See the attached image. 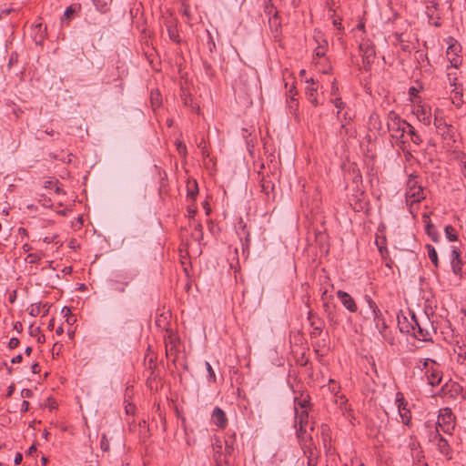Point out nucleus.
<instances>
[{
  "label": "nucleus",
  "instance_id": "37998d69",
  "mask_svg": "<svg viewBox=\"0 0 466 466\" xmlns=\"http://www.w3.org/2000/svg\"><path fill=\"white\" fill-rule=\"evenodd\" d=\"M19 343H20V341L17 338L10 339V340L8 342L9 350H14V349L17 348L19 346Z\"/></svg>",
  "mask_w": 466,
  "mask_h": 466
},
{
  "label": "nucleus",
  "instance_id": "20e7f679",
  "mask_svg": "<svg viewBox=\"0 0 466 466\" xmlns=\"http://www.w3.org/2000/svg\"><path fill=\"white\" fill-rule=\"evenodd\" d=\"M425 198L424 189L419 185L418 177L410 175L407 181L406 199L410 204L419 203Z\"/></svg>",
  "mask_w": 466,
  "mask_h": 466
},
{
  "label": "nucleus",
  "instance_id": "2f4dec72",
  "mask_svg": "<svg viewBox=\"0 0 466 466\" xmlns=\"http://www.w3.org/2000/svg\"><path fill=\"white\" fill-rule=\"evenodd\" d=\"M426 232L429 235V237L431 238L432 241L438 242L439 234L437 232L435 227L432 224H428L426 226Z\"/></svg>",
  "mask_w": 466,
  "mask_h": 466
},
{
  "label": "nucleus",
  "instance_id": "09e8293b",
  "mask_svg": "<svg viewBox=\"0 0 466 466\" xmlns=\"http://www.w3.org/2000/svg\"><path fill=\"white\" fill-rule=\"evenodd\" d=\"M58 183L57 180L54 181V180H46L44 182V187L46 188V189H51L53 188L55 186H56Z\"/></svg>",
  "mask_w": 466,
  "mask_h": 466
},
{
  "label": "nucleus",
  "instance_id": "052dcab7",
  "mask_svg": "<svg viewBox=\"0 0 466 466\" xmlns=\"http://www.w3.org/2000/svg\"><path fill=\"white\" fill-rule=\"evenodd\" d=\"M14 329L17 331V332H22L23 330V326H22V323L17 321L15 323L14 325Z\"/></svg>",
  "mask_w": 466,
  "mask_h": 466
},
{
  "label": "nucleus",
  "instance_id": "f257e3e1",
  "mask_svg": "<svg viewBox=\"0 0 466 466\" xmlns=\"http://www.w3.org/2000/svg\"><path fill=\"white\" fill-rule=\"evenodd\" d=\"M295 409V427L297 430V437L303 434L310 436L309 431H313L312 423L309 420V408L310 406V398L309 395L300 394L299 397L294 398Z\"/></svg>",
  "mask_w": 466,
  "mask_h": 466
},
{
  "label": "nucleus",
  "instance_id": "c03bdc74",
  "mask_svg": "<svg viewBox=\"0 0 466 466\" xmlns=\"http://www.w3.org/2000/svg\"><path fill=\"white\" fill-rule=\"evenodd\" d=\"M29 263H37L40 260V256L35 253H31L27 256Z\"/></svg>",
  "mask_w": 466,
  "mask_h": 466
},
{
  "label": "nucleus",
  "instance_id": "bb28decb",
  "mask_svg": "<svg viewBox=\"0 0 466 466\" xmlns=\"http://www.w3.org/2000/svg\"><path fill=\"white\" fill-rule=\"evenodd\" d=\"M198 194V183L194 180L193 182L187 183V197L192 200H195Z\"/></svg>",
  "mask_w": 466,
  "mask_h": 466
},
{
  "label": "nucleus",
  "instance_id": "7ed1b4c3",
  "mask_svg": "<svg viewBox=\"0 0 466 466\" xmlns=\"http://www.w3.org/2000/svg\"><path fill=\"white\" fill-rule=\"evenodd\" d=\"M454 420L455 418L450 409L442 410L438 416L437 437H441L442 434L452 435L455 427Z\"/></svg>",
  "mask_w": 466,
  "mask_h": 466
},
{
  "label": "nucleus",
  "instance_id": "ea45409f",
  "mask_svg": "<svg viewBox=\"0 0 466 466\" xmlns=\"http://www.w3.org/2000/svg\"><path fill=\"white\" fill-rule=\"evenodd\" d=\"M205 365H206V368H207V370L208 373V380L211 382H215L216 381V374H215V371L213 370L210 363L207 361L205 363Z\"/></svg>",
  "mask_w": 466,
  "mask_h": 466
},
{
  "label": "nucleus",
  "instance_id": "9b49d317",
  "mask_svg": "<svg viewBox=\"0 0 466 466\" xmlns=\"http://www.w3.org/2000/svg\"><path fill=\"white\" fill-rule=\"evenodd\" d=\"M211 422L219 429H225L228 425V418L225 411L216 407L211 413Z\"/></svg>",
  "mask_w": 466,
  "mask_h": 466
},
{
  "label": "nucleus",
  "instance_id": "338daca9",
  "mask_svg": "<svg viewBox=\"0 0 466 466\" xmlns=\"http://www.w3.org/2000/svg\"><path fill=\"white\" fill-rule=\"evenodd\" d=\"M63 332H64V329H63V327H61V326H60V327H58V328L56 329V333L57 335H61V334H63Z\"/></svg>",
  "mask_w": 466,
  "mask_h": 466
},
{
  "label": "nucleus",
  "instance_id": "774afa93",
  "mask_svg": "<svg viewBox=\"0 0 466 466\" xmlns=\"http://www.w3.org/2000/svg\"><path fill=\"white\" fill-rule=\"evenodd\" d=\"M66 321L71 324L76 321V318L74 316L68 317Z\"/></svg>",
  "mask_w": 466,
  "mask_h": 466
},
{
  "label": "nucleus",
  "instance_id": "58836bf2",
  "mask_svg": "<svg viewBox=\"0 0 466 466\" xmlns=\"http://www.w3.org/2000/svg\"><path fill=\"white\" fill-rule=\"evenodd\" d=\"M329 390L330 392H333L335 396H337L339 390V386L334 380L330 379L329 380Z\"/></svg>",
  "mask_w": 466,
  "mask_h": 466
},
{
  "label": "nucleus",
  "instance_id": "1a4fd4ad",
  "mask_svg": "<svg viewBox=\"0 0 466 466\" xmlns=\"http://www.w3.org/2000/svg\"><path fill=\"white\" fill-rule=\"evenodd\" d=\"M395 401L403 424L408 425L411 418V413L410 410L407 408L408 403L401 392L396 393Z\"/></svg>",
  "mask_w": 466,
  "mask_h": 466
},
{
  "label": "nucleus",
  "instance_id": "6e6d98bb",
  "mask_svg": "<svg viewBox=\"0 0 466 466\" xmlns=\"http://www.w3.org/2000/svg\"><path fill=\"white\" fill-rule=\"evenodd\" d=\"M22 460H23V456L21 453L18 452L15 456L14 462L15 465H18L21 463Z\"/></svg>",
  "mask_w": 466,
  "mask_h": 466
},
{
  "label": "nucleus",
  "instance_id": "2eb2a0df",
  "mask_svg": "<svg viewBox=\"0 0 466 466\" xmlns=\"http://www.w3.org/2000/svg\"><path fill=\"white\" fill-rule=\"evenodd\" d=\"M307 87H306V95L308 97V100L314 106H317L319 105L318 98L316 96L318 86L317 83L313 80V78H310L309 80H307Z\"/></svg>",
  "mask_w": 466,
  "mask_h": 466
},
{
  "label": "nucleus",
  "instance_id": "0e129e2a",
  "mask_svg": "<svg viewBox=\"0 0 466 466\" xmlns=\"http://www.w3.org/2000/svg\"><path fill=\"white\" fill-rule=\"evenodd\" d=\"M338 92V86L335 85V83L333 82L332 84V87H331V95L334 96L336 95Z\"/></svg>",
  "mask_w": 466,
  "mask_h": 466
},
{
  "label": "nucleus",
  "instance_id": "c756f323",
  "mask_svg": "<svg viewBox=\"0 0 466 466\" xmlns=\"http://www.w3.org/2000/svg\"><path fill=\"white\" fill-rule=\"evenodd\" d=\"M426 248H427V250H428V257H429V258L434 264V266L437 267L438 263H439V260H438V255H437L436 249L434 248L433 246H431L430 244H428L426 246Z\"/></svg>",
  "mask_w": 466,
  "mask_h": 466
},
{
  "label": "nucleus",
  "instance_id": "de8ad7c7",
  "mask_svg": "<svg viewBox=\"0 0 466 466\" xmlns=\"http://www.w3.org/2000/svg\"><path fill=\"white\" fill-rule=\"evenodd\" d=\"M177 151H178V153H179L181 156H186V154H187V147H186V146H185L183 143L178 142V143L177 144Z\"/></svg>",
  "mask_w": 466,
  "mask_h": 466
},
{
  "label": "nucleus",
  "instance_id": "4d7b16f0",
  "mask_svg": "<svg viewBox=\"0 0 466 466\" xmlns=\"http://www.w3.org/2000/svg\"><path fill=\"white\" fill-rule=\"evenodd\" d=\"M23 360V357L21 354L16 355L15 357L12 358L11 362L13 364L20 363Z\"/></svg>",
  "mask_w": 466,
  "mask_h": 466
},
{
  "label": "nucleus",
  "instance_id": "c9c22d12",
  "mask_svg": "<svg viewBox=\"0 0 466 466\" xmlns=\"http://www.w3.org/2000/svg\"><path fill=\"white\" fill-rule=\"evenodd\" d=\"M461 260L460 259H451V268L455 275H460L461 272Z\"/></svg>",
  "mask_w": 466,
  "mask_h": 466
},
{
  "label": "nucleus",
  "instance_id": "4468645a",
  "mask_svg": "<svg viewBox=\"0 0 466 466\" xmlns=\"http://www.w3.org/2000/svg\"><path fill=\"white\" fill-rule=\"evenodd\" d=\"M337 297L340 299L342 305L350 312L357 311V305L353 298L347 292L339 290L337 292Z\"/></svg>",
  "mask_w": 466,
  "mask_h": 466
},
{
  "label": "nucleus",
  "instance_id": "864d4df0",
  "mask_svg": "<svg viewBox=\"0 0 466 466\" xmlns=\"http://www.w3.org/2000/svg\"><path fill=\"white\" fill-rule=\"evenodd\" d=\"M39 202H42V205L45 208H51V199L50 198H44L43 199H40Z\"/></svg>",
  "mask_w": 466,
  "mask_h": 466
},
{
  "label": "nucleus",
  "instance_id": "79ce46f5",
  "mask_svg": "<svg viewBox=\"0 0 466 466\" xmlns=\"http://www.w3.org/2000/svg\"><path fill=\"white\" fill-rule=\"evenodd\" d=\"M41 307H42L41 303L32 305V308H31V309L29 311V314L31 316H34V317L39 315L40 314Z\"/></svg>",
  "mask_w": 466,
  "mask_h": 466
},
{
  "label": "nucleus",
  "instance_id": "f3484780",
  "mask_svg": "<svg viewBox=\"0 0 466 466\" xmlns=\"http://www.w3.org/2000/svg\"><path fill=\"white\" fill-rule=\"evenodd\" d=\"M235 440L236 439H227L226 441H223L224 444V458L223 461L228 463L229 457L234 454L235 451Z\"/></svg>",
  "mask_w": 466,
  "mask_h": 466
},
{
  "label": "nucleus",
  "instance_id": "6e6552de",
  "mask_svg": "<svg viewBox=\"0 0 466 466\" xmlns=\"http://www.w3.org/2000/svg\"><path fill=\"white\" fill-rule=\"evenodd\" d=\"M439 111V109H436L434 115V126L437 129V133L441 135L444 139H451L453 137L452 127L448 125L442 117L437 116V112Z\"/></svg>",
  "mask_w": 466,
  "mask_h": 466
},
{
  "label": "nucleus",
  "instance_id": "393cba45",
  "mask_svg": "<svg viewBox=\"0 0 466 466\" xmlns=\"http://www.w3.org/2000/svg\"><path fill=\"white\" fill-rule=\"evenodd\" d=\"M260 186L262 192L266 195H269L274 190V184L268 177H263L260 180Z\"/></svg>",
  "mask_w": 466,
  "mask_h": 466
},
{
  "label": "nucleus",
  "instance_id": "9d476101",
  "mask_svg": "<svg viewBox=\"0 0 466 466\" xmlns=\"http://www.w3.org/2000/svg\"><path fill=\"white\" fill-rule=\"evenodd\" d=\"M424 320L425 323L421 322L419 319V325L416 326V329L414 330H412L411 335L421 341H431V332L427 327H425V324L429 325L430 319L426 318Z\"/></svg>",
  "mask_w": 466,
  "mask_h": 466
},
{
  "label": "nucleus",
  "instance_id": "0eeeda50",
  "mask_svg": "<svg viewBox=\"0 0 466 466\" xmlns=\"http://www.w3.org/2000/svg\"><path fill=\"white\" fill-rule=\"evenodd\" d=\"M409 315L410 319L403 314L398 315V326L400 332L411 335L412 330L419 325V319L414 312H410Z\"/></svg>",
  "mask_w": 466,
  "mask_h": 466
},
{
  "label": "nucleus",
  "instance_id": "e433bc0d",
  "mask_svg": "<svg viewBox=\"0 0 466 466\" xmlns=\"http://www.w3.org/2000/svg\"><path fill=\"white\" fill-rule=\"evenodd\" d=\"M323 307H324V311L327 314L328 319L329 321H333L334 318H335V315H334V312H333L334 307L332 305H330L329 303H328V302L324 303Z\"/></svg>",
  "mask_w": 466,
  "mask_h": 466
},
{
  "label": "nucleus",
  "instance_id": "49530a36",
  "mask_svg": "<svg viewBox=\"0 0 466 466\" xmlns=\"http://www.w3.org/2000/svg\"><path fill=\"white\" fill-rule=\"evenodd\" d=\"M461 258V251L458 248L452 247L451 249V259H460Z\"/></svg>",
  "mask_w": 466,
  "mask_h": 466
},
{
  "label": "nucleus",
  "instance_id": "b1692460",
  "mask_svg": "<svg viewBox=\"0 0 466 466\" xmlns=\"http://www.w3.org/2000/svg\"><path fill=\"white\" fill-rule=\"evenodd\" d=\"M431 365H437V362L432 359H424L417 362L416 368L420 371H426Z\"/></svg>",
  "mask_w": 466,
  "mask_h": 466
},
{
  "label": "nucleus",
  "instance_id": "13d9d810",
  "mask_svg": "<svg viewBox=\"0 0 466 466\" xmlns=\"http://www.w3.org/2000/svg\"><path fill=\"white\" fill-rule=\"evenodd\" d=\"M86 22L89 25H98V21L95 18V17H92V16H89L87 18H86Z\"/></svg>",
  "mask_w": 466,
  "mask_h": 466
},
{
  "label": "nucleus",
  "instance_id": "aec40b11",
  "mask_svg": "<svg viewBox=\"0 0 466 466\" xmlns=\"http://www.w3.org/2000/svg\"><path fill=\"white\" fill-rule=\"evenodd\" d=\"M96 9L101 14H106L110 11L111 0H92Z\"/></svg>",
  "mask_w": 466,
  "mask_h": 466
},
{
  "label": "nucleus",
  "instance_id": "603ef678",
  "mask_svg": "<svg viewBox=\"0 0 466 466\" xmlns=\"http://www.w3.org/2000/svg\"><path fill=\"white\" fill-rule=\"evenodd\" d=\"M12 11H14L12 8H0V18L9 15Z\"/></svg>",
  "mask_w": 466,
  "mask_h": 466
},
{
  "label": "nucleus",
  "instance_id": "ddd939ff",
  "mask_svg": "<svg viewBox=\"0 0 466 466\" xmlns=\"http://www.w3.org/2000/svg\"><path fill=\"white\" fill-rule=\"evenodd\" d=\"M413 114L416 116L417 119L423 123L426 126L431 125V107L426 106H417Z\"/></svg>",
  "mask_w": 466,
  "mask_h": 466
},
{
  "label": "nucleus",
  "instance_id": "8fccbe9b",
  "mask_svg": "<svg viewBox=\"0 0 466 466\" xmlns=\"http://www.w3.org/2000/svg\"><path fill=\"white\" fill-rule=\"evenodd\" d=\"M100 447L104 451H108L109 449V443L107 439H101L100 441Z\"/></svg>",
  "mask_w": 466,
  "mask_h": 466
},
{
  "label": "nucleus",
  "instance_id": "a211bd4d",
  "mask_svg": "<svg viewBox=\"0 0 466 466\" xmlns=\"http://www.w3.org/2000/svg\"><path fill=\"white\" fill-rule=\"evenodd\" d=\"M80 10V4H74L68 6L63 15V17L61 18L62 23L65 21H70L73 18L74 15L79 12Z\"/></svg>",
  "mask_w": 466,
  "mask_h": 466
},
{
  "label": "nucleus",
  "instance_id": "72a5a7b5",
  "mask_svg": "<svg viewBox=\"0 0 466 466\" xmlns=\"http://www.w3.org/2000/svg\"><path fill=\"white\" fill-rule=\"evenodd\" d=\"M336 403L339 405V409L341 410L342 413L345 414V412L348 410L347 408V402L348 400L344 395L336 396Z\"/></svg>",
  "mask_w": 466,
  "mask_h": 466
},
{
  "label": "nucleus",
  "instance_id": "69168bd1",
  "mask_svg": "<svg viewBox=\"0 0 466 466\" xmlns=\"http://www.w3.org/2000/svg\"><path fill=\"white\" fill-rule=\"evenodd\" d=\"M461 174H462V175H463V177L466 178V161H464V162L462 163Z\"/></svg>",
  "mask_w": 466,
  "mask_h": 466
},
{
  "label": "nucleus",
  "instance_id": "423d86ee",
  "mask_svg": "<svg viewBox=\"0 0 466 466\" xmlns=\"http://www.w3.org/2000/svg\"><path fill=\"white\" fill-rule=\"evenodd\" d=\"M360 52L362 56L363 67L368 71L370 65L373 63L376 56L375 46L373 43L369 39H363L360 43Z\"/></svg>",
  "mask_w": 466,
  "mask_h": 466
},
{
  "label": "nucleus",
  "instance_id": "f03ea898",
  "mask_svg": "<svg viewBox=\"0 0 466 466\" xmlns=\"http://www.w3.org/2000/svg\"><path fill=\"white\" fill-rule=\"evenodd\" d=\"M408 126L409 123L401 119L396 112H389L387 116L388 130L392 139L395 140L396 145L402 149L407 158L411 156L410 150L406 151V140H404Z\"/></svg>",
  "mask_w": 466,
  "mask_h": 466
},
{
  "label": "nucleus",
  "instance_id": "5701e85b",
  "mask_svg": "<svg viewBox=\"0 0 466 466\" xmlns=\"http://www.w3.org/2000/svg\"><path fill=\"white\" fill-rule=\"evenodd\" d=\"M461 386L457 382L451 381L449 383L444 384L441 387V391L443 395H447L448 392H450V391L458 393L459 390H461Z\"/></svg>",
  "mask_w": 466,
  "mask_h": 466
},
{
  "label": "nucleus",
  "instance_id": "cd10ccee",
  "mask_svg": "<svg viewBox=\"0 0 466 466\" xmlns=\"http://www.w3.org/2000/svg\"><path fill=\"white\" fill-rule=\"evenodd\" d=\"M167 32H168L169 38L173 42H176V43H179L180 42L179 34H178V31H177V26L175 25H173V24L167 25Z\"/></svg>",
  "mask_w": 466,
  "mask_h": 466
},
{
  "label": "nucleus",
  "instance_id": "f8f14e48",
  "mask_svg": "<svg viewBox=\"0 0 466 466\" xmlns=\"http://www.w3.org/2000/svg\"><path fill=\"white\" fill-rule=\"evenodd\" d=\"M425 375L427 377L428 382L431 386H437L441 383L442 373L438 368L437 365H431L426 371Z\"/></svg>",
  "mask_w": 466,
  "mask_h": 466
},
{
  "label": "nucleus",
  "instance_id": "4be33fe9",
  "mask_svg": "<svg viewBox=\"0 0 466 466\" xmlns=\"http://www.w3.org/2000/svg\"><path fill=\"white\" fill-rule=\"evenodd\" d=\"M452 98H451V102L452 104L457 107V108H460L461 107L462 104H463V94H462V90L461 89H458L457 87H455L453 90H452Z\"/></svg>",
  "mask_w": 466,
  "mask_h": 466
},
{
  "label": "nucleus",
  "instance_id": "680f3d73",
  "mask_svg": "<svg viewBox=\"0 0 466 466\" xmlns=\"http://www.w3.org/2000/svg\"><path fill=\"white\" fill-rule=\"evenodd\" d=\"M294 89H295V86H292L289 88V94H290V96H290V101H291V102H294V101H295V99H294V97H293V95H296V92L294 91Z\"/></svg>",
  "mask_w": 466,
  "mask_h": 466
},
{
  "label": "nucleus",
  "instance_id": "a878e982",
  "mask_svg": "<svg viewBox=\"0 0 466 466\" xmlns=\"http://www.w3.org/2000/svg\"><path fill=\"white\" fill-rule=\"evenodd\" d=\"M437 441V448L441 454L446 456L450 453V445L447 439H435Z\"/></svg>",
  "mask_w": 466,
  "mask_h": 466
},
{
  "label": "nucleus",
  "instance_id": "412c9836",
  "mask_svg": "<svg viewBox=\"0 0 466 466\" xmlns=\"http://www.w3.org/2000/svg\"><path fill=\"white\" fill-rule=\"evenodd\" d=\"M406 134L410 137L411 142L416 145L420 146L422 143L421 137L417 133L415 128L409 124Z\"/></svg>",
  "mask_w": 466,
  "mask_h": 466
},
{
  "label": "nucleus",
  "instance_id": "a19ab883",
  "mask_svg": "<svg viewBox=\"0 0 466 466\" xmlns=\"http://www.w3.org/2000/svg\"><path fill=\"white\" fill-rule=\"evenodd\" d=\"M180 12L183 15L187 17H190V8L189 5L186 3V1H183L181 4Z\"/></svg>",
  "mask_w": 466,
  "mask_h": 466
},
{
  "label": "nucleus",
  "instance_id": "6ab92c4d",
  "mask_svg": "<svg viewBox=\"0 0 466 466\" xmlns=\"http://www.w3.org/2000/svg\"><path fill=\"white\" fill-rule=\"evenodd\" d=\"M227 441V439H216V441L213 444L214 452L218 456L217 460L219 461H223L224 451H225L223 441Z\"/></svg>",
  "mask_w": 466,
  "mask_h": 466
},
{
  "label": "nucleus",
  "instance_id": "5fc2aeb1",
  "mask_svg": "<svg viewBox=\"0 0 466 466\" xmlns=\"http://www.w3.org/2000/svg\"><path fill=\"white\" fill-rule=\"evenodd\" d=\"M31 370L34 374H37L40 372V366L37 362L34 363L32 366H31Z\"/></svg>",
  "mask_w": 466,
  "mask_h": 466
},
{
  "label": "nucleus",
  "instance_id": "a18cd8bd",
  "mask_svg": "<svg viewBox=\"0 0 466 466\" xmlns=\"http://www.w3.org/2000/svg\"><path fill=\"white\" fill-rule=\"evenodd\" d=\"M316 56L322 57L325 56V46L322 45H319V46L315 49Z\"/></svg>",
  "mask_w": 466,
  "mask_h": 466
},
{
  "label": "nucleus",
  "instance_id": "7c9ffc66",
  "mask_svg": "<svg viewBox=\"0 0 466 466\" xmlns=\"http://www.w3.org/2000/svg\"><path fill=\"white\" fill-rule=\"evenodd\" d=\"M395 45L399 46L403 52H410V50L409 43L403 39L402 35H397Z\"/></svg>",
  "mask_w": 466,
  "mask_h": 466
},
{
  "label": "nucleus",
  "instance_id": "c85d7f7f",
  "mask_svg": "<svg viewBox=\"0 0 466 466\" xmlns=\"http://www.w3.org/2000/svg\"><path fill=\"white\" fill-rule=\"evenodd\" d=\"M129 280H127L125 282H121L119 280H111L110 285L113 290L117 292H124L126 289V287L128 285Z\"/></svg>",
  "mask_w": 466,
  "mask_h": 466
},
{
  "label": "nucleus",
  "instance_id": "39448f33",
  "mask_svg": "<svg viewBox=\"0 0 466 466\" xmlns=\"http://www.w3.org/2000/svg\"><path fill=\"white\" fill-rule=\"evenodd\" d=\"M368 303L370 308L372 310L373 319H374V324L377 330L386 339L390 341V343H392V339L390 337H389L387 333V324L385 321V319L380 312V310L378 309L376 303L370 299H368Z\"/></svg>",
  "mask_w": 466,
  "mask_h": 466
},
{
  "label": "nucleus",
  "instance_id": "3c124183",
  "mask_svg": "<svg viewBox=\"0 0 466 466\" xmlns=\"http://www.w3.org/2000/svg\"><path fill=\"white\" fill-rule=\"evenodd\" d=\"M21 395L23 398H31L33 396V391L30 389H24L21 391Z\"/></svg>",
  "mask_w": 466,
  "mask_h": 466
},
{
  "label": "nucleus",
  "instance_id": "f704fd0d",
  "mask_svg": "<svg viewBox=\"0 0 466 466\" xmlns=\"http://www.w3.org/2000/svg\"><path fill=\"white\" fill-rule=\"evenodd\" d=\"M334 106L338 109L337 111V117L340 118L341 110L345 107L344 102L341 100L340 97H336L331 100Z\"/></svg>",
  "mask_w": 466,
  "mask_h": 466
},
{
  "label": "nucleus",
  "instance_id": "dca6fc26",
  "mask_svg": "<svg viewBox=\"0 0 466 466\" xmlns=\"http://www.w3.org/2000/svg\"><path fill=\"white\" fill-rule=\"evenodd\" d=\"M309 319L310 320V325L312 327L310 335L313 338H318L323 330V322L320 319H315L311 312L309 315Z\"/></svg>",
  "mask_w": 466,
  "mask_h": 466
},
{
  "label": "nucleus",
  "instance_id": "e2e57ef3",
  "mask_svg": "<svg viewBox=\"0 0 466 466\" xmlns=\"http://www.w3.org/2000/svg\"><path fill=\"white\" fill-rule=\"evenodd\" d=\"M135 407L131 404H128L127 406H126V411L127 413H130V412H133Z\"/></svg>",
  "mask_w": 466,
  "mask_h": 466
},
{
  "label": "nucleus",
  "instance_id": "473e14b6",
  "mask_svg": "<svg viewBox=\"0 0 466 466\" xmlns=\"http://www.w3.org/2000/svg\"><path fill=\"white\" fill-rule=\"evenodd\" d=\"M444 231H445L446 238L450 241L457 240L458 238H457L456 230L452 226H451V225L446 226L444 228Z\"/></svg>",
  "mask_w": 466,
  "mask_h": 466
},
{
  "label": "nucleus",
  "instance_id": "bf43d9fd",
  "mask_svg": "<svg viewBox=\"0 0 466 466\" xmlns=\"http://www.w3.org/2000/svg\"><path fill=\"white\" fill-rule=\"evenodd\" d=\"M39 332H40L39 327H35V328H34L33 326L30 327V335L31 336H36Z\"/></svg>",
  "mask_w": 466,
  "mask_h": 466
},
{
  "label": "nucleus",
  "instance_id": "4c0bfd02",
  "mask_svg": "<svg viewBox=\"0 0 466 466\" xmlns=\"http://www.w3.org/2000/svg\"><path fill=\"white\" fill-rule=\"evenodd\" d=\"M269 25L271 28H275V31L279 32V27L280 26L279 18L277 14H275L272 17L269 18Z\"/></svg>",
  "mask_w": 466,
  "mask_h": 466
}]
</instances>
